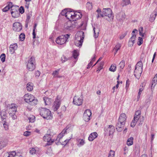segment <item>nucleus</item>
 I'll list each match as a JSON object with an SVG mask.
<instances>
[{
  "instance_id": "obj_1",
  "label": "nucleus",
  "mask_w": 157,
  "mask_h": 157,
  "mask_svg": "<svg viewBox=\"0 0 157 157\" xmlns=\"http://www.w3.org/2000/svg\"><path fill=\"white\" fill-rule=\"evenodd\" d=\"M126 119V116L125 114L122 113L120 115L116 125V129L117 131L120 132L123 130Z\"/></svg>"
},
{
  "instance_id": "obj_2",
  "label": "nucleus",
  "mask_w": 157,
  "mask_h": 157,
  "mask_svg": "<svg viewBox=\"0 0 157 157\" xmlns=\"http://www.w3.org/2000/svg\"><path fill=\"white\" fill-rule=\"evenodd\" d=\"M39 112L40 115L44 118L47 120L51 119L52 118L51 112L48 109L41 108L39 109Z\"/></svg>"
},
{
  "instance_id": "obj_3",
  "label": "nucleus",
  "mask_w": 157,
  "mask_h": 157,
  "mask_svg": "<svg viewBox=\"0 0 157 157\" xmlns=\"http://www.w3.org/2000/svg\"><path fill=\"white\" fill-rule=\"evenodd\" d=\"M84 33L82 31L78 32L75 36V45L78 47L82 46L84 38Z\"/></svg>"
},
{
  "instance_id": "obj_4",
  "label": "nucleus",
  "mask_w": 157,
  "mask_h": 157,
  "mask_svg": "<svg viewBox=\"0 0 157 157\" xmlns=\"http://www.w3.org/2000/svg\"><path fill=\"white\" fill-rule=\"evenodd\" d=\"M24 100L26 102L30 103L32 105H34L37 104V100L35 99L34 96L30 94H26L24 96Z\"/></svg>"
},
{
  "instance_id": "obj_5",
  "label": "nucleus",
  "mask_w": 157,
  "mask_h": 157,
  "mask_svg": "<svg viewBox=\"0 0 157 157\" xmlns=\"http://www.w3.org/2000/svg\"><path fill=\"white\" fill-rule=\"evenodd\" d=\"M36 65L35 58L32 57L28 61L27 69L29 71H32L35 69Z\"/></svg>"
},
{
  "instance_id": "obj_6",
  "label": "nucleus",
  "mask_w": 157,
  "mask_h": 157,
  "mask_svg": "<svg viewBox=\"0 0 157 157\" xmlns=\"http://www.w3.org/2000/svg\"><path fill=\"white\" fill-rule=\"evenodd\" d=\"M64 28L68 30H71L75 28H78L77 23L76 22L72 21H69L65 23L64 26Z\"/></svg>"
},
{
  "instance_id": "obj_7",
  "label": "nucleus",
  "mask_w": 157,
  "mask_h": 157,
  "mask_svg": "<svg viewBox=\"0 0 157 157\" xmlns=\"http://www.w3.org/2000/svg\"><path fill=\"white\" fill-rule=\"evenodd\" d=\"M70 35V34H67L65 35H62L57 37L56 40V43L60 45L64 44L67 41Z\"/></svg>"
},
{
  "instance_id": "obj_8",
  "label": "nucleus",
  "mask_w": 157,
  "mask_h": 157,
  "mask_svg": "<svg viewBox=\"0 0 157 157\" xmlns=\"http://www.w3.org/2000/svg\"><path fill=\"white\" fill-rule=\"evenodd\" d=\"M102 13V14H101V16L102 17L106 16L109 18L113 19V16L112 14V10L110 8L103 9Z\"/></svg>"
},
{
  "instance_id": "obj_9",
  "label": "nucleus",
  "mask_w": 157,
  "mask_h": 157,
  "mask_svg": "<svg viewBox=\"0 0 157 157\" xmlns=\"http://www.w3.org/2000/svg\"><path fill=\"white\" fill-rule=\"evenodd\" d=\"M52 135L50 134H46L43 137L44 141L47 142L46 146L50 145L54 142V140L52 139Z\"/></svg>"
},
{
  "instance_id": "obj_10",
  "label": "nucleus",
  "mask_w": 157,
  "mask_h": 157,
  "mask_svg": "<svg viewBox=\"0 0 157 157\" xmlns=\"http://www.w3.org/2000/svg\"><path fill=\"white\" fill-rule=\"evenodd\" d=\"M83 102V99L82 97L78 96H75L73 98V103L75 105L79 106L82 105Z\"/></svg>"
},
{
  "instance_id": "obj_11",
  "label": "nucleus",
  "mask_w": 157,
  "mask_h": 157,
  "mask_svg": "<svg viewBox=\"0 0 157 157\" xmlns=\"http://www.w3.org/2000/svg\"><path fill=\"white\" fill-rule=\"evenodd\" d=\"M7 109L9 115H10L11 113L15 114L17 109L16 104H12L8 105L7 106Z\"/></svg>"
},
{
  "instance_id": "obj_12",
  "label": "nucleus",
  "mask_w": 157,
  "mask_h": 157,
  "mask_svg": "<svg viewBox=\"0 0 157 157\" xmlns=\"http://www.w3.org/2000/svg\"><path fill=\"white\" fill-rule=\"evenodd\" d=\"M91 115V111L90 109L86 110L83 114V118L86 122L88 121L90 119V117Z\"/></svg>"
},
{
  "instance_id": "obj_13",
  "label": "nucleus",
  "mask_w": 157,
  "mask_h": 157,
  "mask_svg": "<svg viewBox=\"0 0 157 157\" xmlns=\"http://www.w3.org/2000/svg\"><path fill=\"white\" fill-rule=\"evenodd\" d=\"M61 104V101L60 99L58 98V97H57L54 103V105L52 106V108L54 111H57L60 107Z\"/></svg>"
},
{
  "instance_id": "obj_14",
  "label": "nucleus",
  "mask_w": 157,
  "mask_h": 157,
  "mask_svg": "<svg viewBox=\"0 0 157 157\" xmlns=\"http://www.w3.org/2000/svg\"><path fill=\"white\" fill-rule=\"evenodd\" d=\"M13 30L16 32H19L22 29V25L18 22L14 23L13 26Z\"/></svg>"
},
{
  "instance_id": "obj_15",
  "label": "nucleus",
  "mask_w": 157,
  "mask_h": 157,
  "mask_svg": "<svg viewBox=\"0 0 157 157\" xmlns=\"http://www.w3.org/2000/svg\"><path fill=\"white\" fill-rule=\"evenodd\" d=\"M125 14L122 11L118 13L116 15L117 20L119 21H124L125 19Z\"/></svg>"
},
{
  "instance_id": "obj_16",
  "label": "nucleus",
  "mask_w": 157,
  "mask_h": 157,
  "mask_svg": "<svg viewBox=\"0 0 157 157\" xmlns=\"http://www.w3.org/2000/svg\"><path fill=\"white\" fill-rule=\"evenodd\" d=\"M82 17V14L78 12H74L73 19H72V21H75L77 19L81 18Z\"/></svg>"
},
{
  "instance_id": "obj_17",
  "label": "nucleus",
  "mask_w": 157,
  "mask_h": 157,
  "mask_svg": "<svg viewBox=\"0 0 157 157\" xmlns=\"http://www.w3.org/2000/svg\"><path fill=\"white\" fill-rule=\"evenodd\" d=\"M142 69H135L134 75L136 78H139L142 72Z\"/></svg>"
},
{
  "instance_id": "obj_18",
  "label": "nucleus",
  "mask_w": 157,
  "mask_h": 157,
  "mask_svg": "<svg viewBox=\"0 0 157 157\" xmlns=\"http://www.w3.org/2000/svg\"><path fill=\"white\" fill-rule=\"evenodd\" d=\"M107 133L109 134V135H112L114 132L115 130V128L112 125H110L106 129Z\"/></svg>"
},
{
  "instance_id": "obj_19",
  "label": "nucleus",
  "mask_w": 157,
  "mask_h": 157,
  "mask_svg": "<svg viewBox=\"0 0 157 157\" xmlns=\"http://www.w3.org/2000/svg\"><path fill=\"white\" fill-rule=\"evenodd\" d=\"M74 13V11L67 10V13H66V17L69 21H72V19H73Z\"/></svg>"
},
{
  "instance_id": "obj_20",
  "label": "nucleus",
  "mask_w": 157,
  "mask_h": 157,
  "mask_svg": "<svg viewBox=\"0 0 157 157\" xmlns=\"http://www.w3.org/2000/svg\"><path fill=\"white\" fill-rule=\"evenodd\" d=\"M17 48V45L16 44H11L10 47V52L11 54H13Z\"/></svg>"
},
{
  "instance_id": "obj_21",
  "label": "nucleus",
  "mask_w": 157,
  "mask_h": 157,
  "mask_svg": "<svg viewBox=\"0 0 157 157\" xmlns=\"http://www.w3.org/2000/svg\"><path fill=\"white\" fill-rule=\"evenodd\" d=\"M93 31L94 33V37L95 38L98 37L99 35L100 30L99 28L97 26H94L93 28Z\"/></svg>"
},
{
  "instance_id": "obj_22",
  "label": "nucleus",
  "mask_w": 157,
  "mask_h": 157,
  "mask_svg": "<svg viewBox=\"0 0 157 157\" xmlns=\"http://www.w3.org/2000/svg\"><path fill=\"white\" fill-rule=\"evenodd\" d=\"M98 135V134L96 132L92 133L88 137V140L90 141H92L97 137Z\"/></svg>"
},
{
  "instance_id": "obj_23",
  "label": "nucleus",
  "mask_w": 157,
  "mask_h": 157,
  "mask_svg": "<svg viewBox=\"0 0 157 157\" xmlns=\"http://www.w3.org/2000/svg\"><path fill=\"white\" fill-rule=\"evenodd\" d=\"M45 105H49L52 102V99L47 97H44L43 98Z\"/></svg>"
},
{
  "instance_id": "obj_24",
  "label": "nucleus",
  "mask_w": 157,
  "mask_h": 157,
  "mask_svg": "<svg viewBox=\"0 0 157 157\" xmlns=\"http://www.w3.org/2000/svg\"><path fill=\"white\" fill-rule=\"evenodd\" d=\"M13 10H11V14L12 16L14 18H16L18 17L19 15L18 12L17 10H15L13 11Z\"/></svg>"
},
{
  "instance_id": "obj_25",
  "label": "nucleus",
  "mask_w": 157,
  "mask_h": 157,
  "mask_svg": "<svg viewBox=\"0 0 157 157\" xmlns=\"http://www.w3.org/2000/svg\"><path fill=\"white\" fill-rule=\"evenodd\" d=\"M131 4L130 0H122L121 3V5L122 7L126 6Z\"/></svg>"
},
{
  "instance_id": "obj_26",
  "label": "nucleus",
  "mask_w": 157,
  "mask_h": 157,
  "mask_svg": "<svg viewBox=\"0 0 157 157\" xmlns=\"http://www.w3.org/2000/svg\"><path fill=\"white\" fill-rule=\"evenodd\" d=\"M143 63L141 60L138 62L136 65L135 69H140L143 70Z\"/></svg>"
},
{
  "instance_id": "obj_27",
  "label": "nucleus",
  "mask_w": 157,
  "mask_h": 157,
  "mask_svg": "<svg viewBox=\"0 0 157 157\" xmlns=\"http://www.w3.org/2000/svg\"><path fill=\"white\" fill-rule=\"evenodd\" d=\"M33 84L31 82H29L27 84V89L28 91H31L33 89Z\"/></svg>"
},
{
  "instance_id": "obj_28",
  "label": "nucleus",
  "mask_w": 157,
  "mask_h": 157,
  "mask_svg": "<svg viewBox=\"0 0 157 157\" xmlns=\"http://www.w3.org/2000/svg\"><path fill=\"white\" fill-rule=\"evenodd\" d=\"M60 69H58L55 71H54L52 74V75L55 78H61L60 76H58L59 72V71Z\"/></svg>"
},
{
  "instance_id": "obj_29",
  "label": "nucleus",
  "mask_w": 157,
  "mask_h": 157,
  "mask_svg": "<svg viewBox=\"0 0 157 157\" xmlns=\"http://www.w3.org/2000/svg\"><path fill=\"white\" fill-rule=\"evenodd\" d=\"M133 137H130L129 138L127 141V144L128 146H131L133 144Z\"/></svg>"
},
{
  "instance_id": "obj_30",
  "label": "nucleus",
  "mask_w": 157,
  "mask_h": 157,
  "mask_svg": "<svg viewBox=\"0 0 157 157\" xmlns=\"http://www.w3.org/2000/svg\"><path fill=\"white\" fill-rule=\"evenodd\" d=\"M121 47V45L120 44H117L114 47L113 49V50L115 51V54L117 52V51L119 50Z\"/></svg>"
},
{
  "instance_id": "obj_31",
  "label": "nucleus",
  "mask_w": 157,
  "mask_h": 157,
  "mask_svg": "<svg viewBox=\"0 0 157 157\" xmlns=\"http://www.w3.org/2000/svg\"><path fill=\"white\" fill-rule=\"evenodd\" d=\"M157 83V79L156 80V79H153V80L151 84V89H152V87L154 88L155 86L156 85V84Z\"/></svg>"
},
{
  "instance_id": "obj_32",
  "label": "nucleus",
  "mask_w": 157,
  "mask_h": 157,
  "mask_svg": "<svg viewBox=\"0 0 157 157\" xmlns=\"http://www.w3.org/2000/svg\"><path fill=\"white\" fill-rule=\"evenodd\" d=\"M6 145L5 143L2 139H0V149H2Z\"/></svg>"
},
{
  "instance_id": "obj_33",
  "label": "nucleus",
  "mask_w": 157,
  "mask_h": 157,
  "mask_svg": "<svg viewBox=\"0 0 157 157\" xmlns=\"http://www.w3.org/2000/svg\"><path fill=\"white\" fill-rule=\"evenodd\" d=\"M116 69V66L115 64H112L111 65L110 67L109 68V70L111 71L114 72L115 71Z\"/></svg>"
},
{
  "instance_id": "obj_34",
  "label": "nucleus",
  "mask_w": 157,
  "mask_h": 157,
  "mask_svg": "<svg viewBox=\"0 0 157 157\" xmlns=\"http://www.w3.org/2000/svg\"><path fill=\"white\" fill-rule=\"evenodd\" d=\"M1 117L2 120H4L7 117V115L5 112H3L1 114Z\"/></svg>"
},
{
  "instance_id": "obj_35",
  "label": "nucleus",
  "mask_w": 157,
  "mask_h": 157,
  "mask_svg": "<svg viewBox=\"0 0 157 157\" xmlns=\"http://www.w3.org/2000/svg\"><path fill=\"white\" fill-rule=\"evenodd\" d=\"M78 145L79 147L85 144L84 140L83 139L79 140L78 141Z\"/></svg>"
},
{
  "instance_id": "obj_36",
  "label": "nucleus",
  "mask_w": 157,
  "mask_h": 157,
  "mask_svg": "<svg viewBox=\"0 0 157 157\" xmlns=\"http://www.w3.org/2000/svg\"><path fill=\"white\" fill-rule=\"evenodd\" d=\"M35 117L33 115H31L30 117H28L30 122L33 123L35 121Z\"/></svg>"
},
{
  "instance_id": "obj_37",
  "label": "nucleus",
  "mask_w": 157,
  "mask_h": 157,
  "mask_svg": "<svg viewBox=\"0 0 157 157\" xmlns=\"http://www.w3.org/2000/svg\"><path fill=\"white\" fill-rule=\"evenodd\" d=\"M73 56L74 58L76 59L78 56V53L77 50H74L73 52Z\"/></svg>"
},
{
  "instance_id": "obj_38",
  "label": "nucleus",
  "mask_w": 157,
  "mask_h": 157,
  "mask_svg": "<svg viewBox=\"0 0 157 157\" xmlns=\"http://www.w3.org/2000/svg\"><path fill=\"white\" fill-rule=\"evenodd\" d=\"M137 121H138L136 120L133 118L132 121L131 122V125H130L132 127H134L136 125V123L137 122Z\"/></svg>"
},
{
  "instance_id": "obj_39",
  "label": "nucleus",
  "mask_w": 157,
  "mask_h": 157,
  "mask_svg": "<svg viewBox=\"0 0 157 157\" xmlns=\"http://www.w3.org/2000/svg\"><path fill=\"white\" fill-rule=\"evenodd\" d=\"M37 25L35 24L34 26L33 27V39H34L36 37V34L35 32V30L36 29V27Z\"/></svg>"
},
{
  "instance_id": "obj_40",
  "label": "nucleus",
  "mask_w": 157,
  "mask_h": 157,
  "mask_svg": "<svg viewBox=\"0 0 157 157\" xmlns=\"http://www.w3.org/2000/svg\"><path fill=\"white\" fill-rule=\"evenodd\" d=\"M115 151L113 150H110L109 153L108 157H114Z\"/></svg>"
},
{
  "instance_id": "obj_41",
  "label": "nucleus",
  "mask_w": 157,
  "mask_h": 157,
  "mask_svg": "<svg viewBox=\"0 0 157 157\" xmlns=\"http://www.w3.org/2000/svg\"><path fill=\"white\" fill-rule=\"evenodd\" d=\"M86 8L89 10H91L92 8V5L91 3H90V2H88L86 4Z\"/></svg>"
},
{
  "instance_id": "obj_42",
  "label": "nucleus",
  "mask_w": 157,
  "mask_h": 157,
  "mask_svg": "<svg viewBox=\"0 0 157 157\" xmlns=\"http://www.w3.org/2000/svg\"><path fill=\"white\" fill-rule=\"evenodd\" d=\"M119 67L122 69L124 67V60L121 61L119 64Z\"/></svg>"
},
{
  "instance_id": "obj_43",
  "label": "nucleus",
  "mask_w": 157,
  "mask_h": 157,
  "mask_svg": "<svg viewBox=\"0 0 157 157\" xmlns=\"http://www.w3.org/2000/svg\"><path fill=\"white\" fill-rule=\"evenodd\" d=\"M0 58L2 62H5L6 58L5 54L4 53L2 54L0 56Z\"/></svg>"
},
{
  "instance_id": "obj_44",
  "label": "nucleus",
  "mask_w": 157,
  "mask_h": 157,
  "mask_svg": "<svg viewBox=\"0 0 157 157\" xmlns=\"http://www.w3.org/2000/svg\"><path fill=\"white\" fill-rule=\"evenodd\" d=\"M19 38L21 41L24 40L25 38V35L24 33H21L20 34L19 36Z\"/></svg>"
},
{
  "instance_id": "obj_45",
  "label": "nucleus",
  "mask_w": 157,
  "mask_h": 157,
  "mask_svg": "<svg viewBox=\"0 0 157 157\" xmlns=\"http://www.w3.org/2000/svg\"><path fill=\"white\" fill-rule=\"evenodd\" d=\"M138 42H137V44L138 45H141L143 43V40L142 38L141 37H139L138 39Z\"/></svg>"
},
{
  "instance_id": "obj_46",
  "label": "nucleus",
  "mask_w": 157,
  "mask_h": 157,
  "mask_svg": "<svg viewBox=\"0 0 157 157\" xmlns=\"http://www.w3.org/2000/svg\"><path fill=\"white\" fill-rule=\"evenodd\" d=\"M63 136H64L62 134H61L60 133L57 136V138H56V140L59 141L60 139H61Z\"/></svg>"
},
{
  "instance_id": "obj_47",
  "label": "nucleus",
  "mask_w": 157,
  "mask_h": 157,
  "mask_svg": "<svg viewBox=\"0 0 157 157\" xmlns=\"http://www.w3.org/2000/svg\"><path fill=\"white\" fill-rule=\"evenodd\" d=\"M136 38V35H132V36L130 38L129 40H130L132 41L135 42V40Z\"/></svg>"
},
{
  "instance_id": "obj_48",
  "label": "nucleus",
  "mask_w": 157,
  "mask_h": 157,
  "mask_svg": "<svg viewBox=\"0 0 157 157\" xmlns=\"http://www.w3.org/2000/svg\"><path fill=\"white\" fill-rule=\"evenodd\" d=\"M67 9H65L62 11L61 13V14L63 16H65L66 17V13H67Z\"/></svg>"
},
{
  "instance_id": "obj_49",
  "label": "nucleus",
  "mask_w": 157,
  "mask_h": 157,
  "mask_svg": "<svg viewBox=\"0 0 157 157\" xmlns=\"http://www.w3.org/2000/svg\"><path fill=\"white\" fill-rule=\"evenodd\" d=\"M16 155V153L15 151H13L11 152V153L9 155L10 157H14Z\"/></svg>"
},
{
  "instance_id": "obj_50",
  "label": "nucleus",
  "mask_w": 157,
  "mask_h": 157,
  "mask_svg": "<svg viewBox=\"0 0 157 157\" xmlns=\"http://www.w3.org/2000/svg\"><path fill=\"white\" fill-rule=\"evenodd\" d=\"M35 152L36 150L33 148H32L30 150V153L32 155L35 154Z\"/></svg>"
},
{
  "instance_id": "obj_51",
  "label": "nucleus",
  "mask_w": 157,
  "mask_h": 157,
  "mask_svg": "<svg viewBox=\"0 0 157 157\" xmlns=\"http://www.w3.org/2000/svg\"><path fill=\"white\" fill-rule=\"evenodd\" d=\"M19 10V12L21 13H23L24 12V9L22 6L20 8Z\"/></svg>"
},
{
  "instance_id": "obj_52",
  "label": "nucleus",
  "mask_w": 157,
  "mask_h": 157,
  "mask_svg": "<svg viewBox=\"0 0 157 157\" xmlns=\"http://www.w3.org/2000/svg\"><path fill=\"white\" fill-rule=\"evenodd\" d=\"M10 9V8H9V7H8L7 6H6L2 10L3 12H6Z\"/></svg>"
},
{
  "instance_id": "obj_53",
  "label": "nucleus",
  "mask_w": 157,
  "mask_h": 157,
  "mask_svg": "<svg viewBox=\"0 0 157 157\" xmlns=\"http://www.w3.org/2000/svg\"><path fill=\"white\" fill-rule=\"evenodd\" d=\"M35 75L36 76V77H38L40 75V73L38 71H37L35 72Z\"/></svg>"
},
{
  "instance_id": "obj_54",
  "label": "nucleus",
  "mask_w": 157,
  "mask_h": 157,
  "mask_svg": "<svg viewBox=\"0 0 157 157\" xmlns=\"http://www.w3.org/2000/svg\"><path fill=\"white\" fill-rule=\"evenodd\" d=\"M31 132L29 131H26L24 132V135L25 136H28L30 135Z\"/></svg>"
},
{
  "instance_id": "obj_55",
  "label": "nucleus",
  "mask_w": 157,
  "mask_h": 157,
  "mask_svg": "<svg viewBox=\"0 0 157 157\" xmlns=\"http://www.w3.org/2000/svg\"><path fill=\"white\" fill-rule=\"evenodd\" d=\"M138 123H139V125H142L143 123V119L140 118L138 121Z\"/></svg>"
},
{
  "instance_id": "obj_56",
  "label": "nucleus",
  "mask_w": 157,
  "mask_h": 157,
  "mask_svg": "<svg viewBox=\"0 0 157 157\" xmlns=\"http://www.w3.org/2000/svg\"><path fill=\"white\" fill-rule=\"evenodd\" d=\"M71 136L70 138L69 139H66V140L64 142V144H63V145H66L67 144V143L72 138Z\"/></svg>"
},
{
  "instance_id": "obj_57",
  "label": "nucleus",
  "mask_w": 157,
  "mask_h": 157,
  "mask_svg": "<svg viewBox=\"0 0 157 157\" xmlns=\"http://www.w3.org/2000/svg\"><path fill=\"white\" fill-rule=\"evenodd\" d=\"M141 114V112L140 111L138 110L136 112L135 115H136L137 116H140V115Z\"/></svg>"
},
{
  "instance_id": "obj_58",
  "label": "nucleus",
  "mask_w": 157,
  "mask_h": 157,
  "mask_svg": "<svg viewBox=\"0 0 157 157\" xmlns=\"http://www.w3.org/2000/svg\"><path fill=\"white\" fill-rule=\"evenodd\" d=\"M7 6L10 8V9L11 8H12L13 7V4L11 2H9L8 4V5Z\"/></svg>"
},
{
  "instance_id": "obj_59",
  "label": "nucleus",
  "mask_w": 157,
  "mask_h": 157,
  "mask_svg": "<svg viewBox=\"0 0 157 157\" xmlns=\"http://www.w3.org/2000/svg\"><path fill=\"white\" fill-rule=\"evenodd\" d=\"M134 43V42L130 40H129L128 42V45L130 47H132Z\"/></svg>"
},
{
  "instance_id": "obj_60",
  "label": "nucleus",
  "mask_w": 157,
  "mask_h": 157,
  "mask_svg": "<svg viewBox=\"0 0 157 157\" xmlns=\"http://www.w3.org/2000/svg\"><path fill=\"white\" fill-rule=\"evenodd\" d=\"M67 129L64 128L61 132V134L64 136L67 133Z\"/></svg>"
},
{
  "instance_id": "obj_61",
  "label": "nucleus",
  "mask_w": 157,
  "mask_h": 157,
  "mask_svg": "<svg viewBox=\"0 0 157 157\" xmlns=\"http://www.w3.org/2000/svg\"><path fill=\"white\" fill-rule=\"evenodd\" d=\"M126 33H125L121 35L120 36V40H121V39H123L124 38V37L125 36H126Z\"/></svg>"
},
{
  "instance_id": "obj_62",
  "label": "nucleus",
  "mask_w": 157,
  "mask_h": 157,
  "mask_svg": "<svg viewBox=\"0 0 157 157\" xmlns=\"http://www.w3.org/2000/svg\"><path fill=\"white\" fill-rule=\"evenodd\" d=\"M11 117H12L13 119L14 120L16 118V116L15 114H12L11 113L10 115Z\"/></svg>"
},
{
  "instance_id": "obj_63",
  "label": "nucleus",
  "mask_w": 157,
  "mask_h": 157,
  "mask_svg": "<svg viewBox=\"0 0 157 157\" xmlns=\"http://www.w3.org/2000/svg\"><path fill=\"white\" fill-rule=\"evenodd\" d=\"M140 116H137L136 115H135V116H134L133 118L136 120H137L138 121V120L140 119Z\"/></svg>"
},
{
  "instance_id": "obj_64",
  "label": "nucleus",
  "mask_w": 157,
  "mask_h": 157,
  "mask_svg": "<svg viewBox=\"0 0 157 157\" xmlns=\"http://www.w3.org/2000/svg\"><path fill=\"white\" fill-rule=\"evenodd\" d=\"M96 55H94V57L92 58L91 60L90 61V62L92 63L93 62L95 61L96 59Z\"/></svg>"
}]
</instances>
